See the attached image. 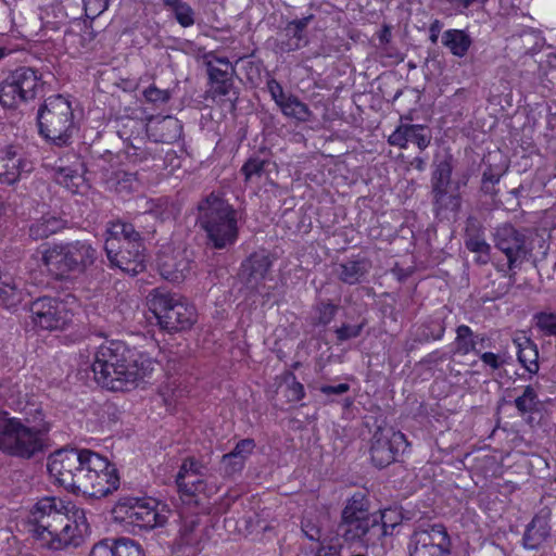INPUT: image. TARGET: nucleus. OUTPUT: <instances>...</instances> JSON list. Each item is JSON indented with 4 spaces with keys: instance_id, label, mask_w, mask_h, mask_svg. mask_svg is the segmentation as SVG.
Returning <instances> with one entry per match:
<instances>
[{
    "instance_id": "a19ab883",
    "label": "nucleus",
    "mask_w": 556,
    "mask_h": 556,
    "mask_svg": "<svg viewBox=\"0 0 556 556\" xmlns=\"http://www.w3.org/2000/svg\"><path fill=\"white\" fill-rule=\"evenodd\" d=\"M407 143H415L420 150H425L431 142V131L424 125L405 124Z\"/></svg>"
},
{
    "instance_id": "dca6fc26",
    "label": "nucleus",
    "mask_w": 556,
    "mask_h": 556,
    "mask_svg": "<svg viewBox=\"0 0 556 556\" xmlns=\"http://www.w3.org/2000/svg\"><path fill=\"white\" fill-rule=\"evenodd\" d=\"M494 244L507 257L509 269L520 264L529 253L526 236L509 224H504L495 229Z\"/></svg>"
},
{
    "instance_id": "7ed1b4c3",
    "label": "nucleus",
    "mask_w": 556,
    "mask_h": 556,
    "mask_svg": "<svg viewBox=\"0 0 556 556\" xmlns=\"http://www.w3.org/2000/svg\"><path fill=\"white\" fill-rule=\"evenodd\" d=\"M23 418L0 410V451L9 456L30 459L47 447L51 429L40 405L23 408Z\"/></svg>"
},
{
    "instance_id": "37998d69",
    "label": "nucleus",
    "mask_w": 556,
    "mask_h": 556,
    "mask_svg": "<svg viewBox=\"0 0 556 556\" xmlns=\"http://www.w3.org/2000/svg\"><path fill=\"white\" fill-rule=\"evenodd\" d=\"M301 529L308 540L319 541L321 538L319 515L316 511H306L301 521Z\"/></svg>"
},
{
    "instance_id": "7c9ffc66",
    "label": "nucleus",
    "mask_w": 556,
    "mask_h": 556,
    "mask_svg": "<svg viewBox=\"0 0 556 556\" xmlns=\"http://www.w3.org/2000/svg\"><path fill=\"white\" fill-rule=\"evenodd\" d=\"M517 348V356L519 363L530 374H536L539 370V352L536 344L526 336H520L514 339Z\"/></svg>"
},
{
    "instance_id": "aec40b11",
    "label": "nucleus",
    "mask_w": 556,
    "mask_h": 556,
    "mask_svg": "<svg viewBox=\"0 0 556 556\" xmlns=\"http://www.w3.org/2000/svg\"><path fill=\"white\" fill-rule=\"evenodd\" d=\"M80 451L81 448H60L48 457L47 468L49 475L60 485L68 483L67 479L71 469L76 465V459L78 460L79 457H83Z\"/></svg>"
},
{
    "instance_id": "09e8293b",
    "label": "nucleus",
    "mask_w": 556,
    "mask_h": 556,
    "mask_svg": "<svg viewBox=\"0 0 556 556\" xmlns=\"http://www.w3.org/2000/svg\"><path fill=\"white\" fill-rule=\"evenodd\" d=\"M316 311V323L318 325L326 326L334 318L338 312V306L329 302L320 303L317 305Z\"/></svg>"
},
{
    "instance_id": "c03bdc74",
    "label": "nucleus",
    "mask_w": 556,
    "mask_h": 556,
    "mask_svg": "<svg viewBox=\"0 0 556 556\" xmlns=\"http://www.w3.org/2000/svg\"><path fill=\"white\" fill-rule=\"evenodd\" d=\"M539 403L538 393L532 386H527L522 394L515 400V406L520 414L534 412Z\"/></svg>"
},
{
    "instance_id": "412c9836",
    "label": "nucleus",
    "mask_w": 556,
    "mask_h": 556,
    "mask_svg": "<svg viewBox=\"0 0 556 556\" xmlns=\"http://www.w3.org/2000/svg\"><path fill=\"white\" fill-rule=\"evenodd\" d=\"M371 269V262L364 256H357L337 263L333 267L336 277L345 285H358L366 281Z\"/></svg>"
},
{
    "instance_id": "79ce46f5",
    "label": "nucleus",
    "mask_w": 556,
    "mask_h": 556,
    "mask_svg": "<svg viewBox=\"0 0 556 556\" xmlns=\"http://www.w3.org/2000/svg\"><path fill=\"white\" fill-rule=\"evenodd\" d=\"M104 542L112 548L114 556H143L140 545L130 539L122 538L115 541L105 540Z\"/></svg>"
},
{
    "instance_id": "4be33fe9",
    "label": "nucleus",
    "mask_w": 556,
    "mask_h": 556,
    "mask_svg": "<svg viewBox=\"0 0 556 556\" xmlns=\"http://www.w3.org/2000/svg\"><path fill=\"white\" fill-rule=\"evenodd\" d=\"M147 134L155 142L173 143L182 134V125L174 116L151 117L146 126Z\"/></svg>"
},
{
    "instance_id": "f257e3e1",
    "label": "nucleus",
    "mask_w": 556,
    "mask_h": 556,
    "mask_svg": "<svg viewBox=\"0 0 556 556\" xmlns=\"http://www.w3.org/2000/svg\"><path fill=\"white\" fill-rule=\"evenodd\" d=\"M34 532L48 541L51 548L78 546L89 526L84 509L72 502L56 497L39 500L30 510Z\"/></svg>"
},
{
    "instance_id": "b1692460",
    "label": "nucleus",
    "mask_w": 556,
    "mask_h": 556,
    "mask_svg": "<svg viewBox=\"0 0 556 556\" xmlns=\"http://www.w3.org/2000/svg\"><path fill=\"white\" fill-rule=\"evenodd\" d=\"M551 514L548 510H541L527 526L522 538V544L528 549L541 547L551 534Z\"/></svg>"
},
{
    "instance_id": "13d9d810",
    "label": "nucleus",
    "mask_w": 556,
    "mask_h": 556,
    "mask_svg": "<svg viewBox=\"0 0 556 556\" xmlns=\"http://www.w3.org/2000/svg\"><path fill=\"white\" fill-rule=\"evenodd\" d=\"M388 142L391 146L399 147L401 149H405L407 147L405 124H401L396 127V129L389 136Z\"/></svg>"
},
{
    "instance_id": "338daca9",
    "label": "nucleus",
    "mask_w": 556,
    "mask_h": 556,
    "mask_svg": "<svg viewBox=\"0 0 556 556\" xmlns=\"http://www.w3.org/2000/svg\"><path fill=\"white\" fill-rule=\"evenodd\" d=\"M315 556H340V548L332 545L320 546Z\"/></svg>"
},
{
    "instance_id": "f03ea898",
    "label": "nucleus",
    "mask_w": 556,
    "mask_h": 556,
    "mask_svg": "<svg viewBox=\"0 0 556 556\" xmlns=\"http://www.w3.org/2000/svg\"><path fill=\"white\" fill-rule=\"evenodd\" d=\"M155 363L146 354L135 353L119 340L103 342L94 353L92 371L103 388L124 391L150 376Z\"/></svg>"
},
{
    "instance_id": "49530a36",
    "label": "nucleus",
    "mask_w": 556,
    "mask_h": 556,
    "mask_svg": "<svg viewBox=\"0 0 556 556\" xmlns=\"http://www.w3.org/2000/svg\"><path fill=\"white\" fill-rule=\"evenodd\" d=\"M206 472V466H204L202 463L198 462L193 457H188L181 464L177 477H179V479H182L194 476H205Z\"/></svg>"
},
{
    "instance_id": "9b49d317",
    "label": "nucleus",
    "mask_w": 556,
    "mask_h": 556,
    "mask_svg": "<svg viewBox=\"0 0 556 556\" xmlns=\"http://www.w3.org/2000/svg\"><path fill=\"white\" fill-rule=\"evenodd\" d=\"M42 89L41 74L33 67L21 66L1 83L0 103L3 108L16 109L34 100Z\"/></svg>"
},
{
    "instance_id": "bf43d9fd",
    "label": "nucleus",
    "mask_w": 556,
    "mask_h": 556,
    "mask_svg": "<svg viewBox=\"0 0 556 556\" xmlns=\"http://www.w3.org/2000/svg\"><path fill=\"white\" fill-rule=\"evenodd\" d=\"M304 396H305V391H304L303 384L293 378L292 382L288 386L289 400L293 401V402H299Z\"/></svg>"
},
{
    "instance_id": "5fc2aeb1",
    "label": "nucleus",
    "mask_w": 556,
    "mask_h": 556,
    "mask_svg": "<svg viewBox=\"0 0 556 556\" xmlns=\"http://www.w3.org/2000/svg\"><path fill=\"white\" fill-rule=\"evenodd\" d=\"M363 330V324L349 325L343 324L341 327L336 329V337L339 342H343L350 339L357 338Z\"/></svg>"
},
{
    "instance_id": "ddd939ff",
    "label": "nucleus",
    "mask_w": 556,
    "mask_h": 556,
    "mask_svg": "<svg viewBox=\"0 0 556 556\" xmlns=\"http://www.w3.org/2000/svg\"><path fill=\"white\" fill-rule=\"evenodd\" d=\"M33 323L41 329L63 330L72 321L73 313L63 301L50 296L35 300L30 305Z\"/></svg>"
},
{
    "instance_id": "a211bd4d",
    "label": "nucleus",
    "mask_w": 556,
    "mask_h": 556,
    "mask_svg": "<svg viewBox=\"0 0 556 556\" xmlns=\"http://www.w3.org/2000/svg\"><path fill=\"white\" fill-rule=\"evenodd\" d=\"M33 168V162L24 157L16 148L8 147L0 151V182L12 185L22 174L30 173Z\"/></svg>"
},
{
    "instance_id": "0eeeda50",
    "label": "nucleus",
    "mask_w": 556,
    "mask_h": 556,
    "mask_svg": "<svg viewBox=\"0 0 556 556\" xmlns=\"http://www.w3.org/2000/svg\"><path fill=\"white\" fill-rule=\"evenodd\" d=\"M393 510H384L380 516L371 515L364 507L362 501L353 497L342 511L340 531L344 541L361 542L368 546L375 536L388 534V527L394 528L396 521L388 525Z\"/></svg>"
},
{
    "instance_id": "1a4fd4ad",
    "label": "nucleus",
    "mask_w": 556,
    "mask_h": 556,
    "mask_svg": "<svg viewBox=\"0 0 556 556\" xmlns=\"http://www.w3.org/2000/svg\"><path fill=\"white\" fill-rule=\"evenodd\" d=\"M149 306L162 330L176 332L190 329L197 321L195 308L181 296L164 289H153Z\"/></svg>"
},
{
    "instance_id": "bb28decb",
    "label": "nucleus",
    "mask_w": 556,
    "mask_h": 556,
    "mask_svg": "<svg viewBox=\"0 0 556 556\" xmlns=\"http://www.w3.org/2000/svg\"><path fill=\"white\" fill-rule=\"evenodd\" d=\"M466 248L477 254L476 261L479 264H488L490 261L491 245L486 242L480 224L475 218L467 220L465 231Z\"/></svg>"
},
{
    "instance_id": "c9c22d12",
    "label": "nucleus",
    "mask_w": 556,
    "mask_h": 556,
    "mask_svg": "<svg viewBox=\"0 0 556 556\" xmlns=\"http://www.w3.org/2000/svg\"><path fill=\"white\" fill-rule=\"evenodd\" d=\"M0 399L8 406L20 412H23V408L33 404L28 401L24 402L20 384L10 381L0 383Z\"/></svg>"
},
{
    "instance_id": "72a5a7b5",
    "label": "nucleus",
    "mask_w": 556,
    "mask_h": 556,
    "mask_svg": "<svg viewBox=\"0 0 556 556\" xmlns=\"http://www.w3.org/2000/svg\"><path fill=\"white\" fill-rule=\"evenodd\" d=\"M442 43L456 56L466 55L471 46L470 37L459 29H448L442 36Z\"/></svg>"
},
{
    "instance_id": "cd10ccee",
    "label": "nucleus",
    "mask_w": 556,
    "mask_h": 556,
    "mask_svg": "<svg viewBox=\"0 0 556 556\" xmlns=\"http://www.w3.org/2000/svg\"><path fill=\"white\" fill-rule=\"evenodd\" d=\"M255 448L253 439L240 440L233 450L222 457V466L226 476H233L240 472L249 456Z\"/></svg>"
},
{
    "instance_id": "423d86ee",
    "label": "nucleus",
    "mask_w": 556,
    "mask_h": 556,
    "mask_svg": "<svg viewBox=\"0 0 556 556\" xmlns=\"http://www.w3.org/2000/svg\"><path fill=\"white\" fill-rule=\"evenodd\" d=\"M199 223L215 249L232 245L238 239V213L222 197L211 193L199 205Z\"/></svg>"
},
{
    "instance_id": "6e6552de",
    "label": "nucleus",
    "mask_w": 556,
    "mask_h": 556,
    "mask_svg": "<svg viewBox=\"0 0 556 556\" xmlns=\"http://www.w3.org/2000/svg\"><path fill=\"white\" fill-rule=\"evenodd\" d=\"M39 132L58 147L68 146L75 130L71 100L63 94L48 97L37 114Z\"/></svg>"
},
{
    "instance_id": "8fccbe9b",
    "label": "nucleus",
    "mask_w": 556,
    "mask_h": 556,
    "mask_svg": "<svg viewBox=\"0 0 556 556\" xmlns=\"http://www.w3.org/2000/svg\"><path fill=\"white\" fill-rule=\"evenodd\" d=\"M266 162L258 157L249 159L241 168L245 180H251L254 176L260 177L264 170Z\"/></svg>"
},
{
    "instance_id": "473e14b6",
    "label": "nucleus",
    "mask_w": 556,
    "mask_h": 556,
    "mask_svg": "<svg viewBox=\"0 0 556 556\" xmlns=\"http://www.w3.org/2000/svg\"><path fill=\"white\" fill-rule=\"evenodd\" d=\"M63 228V220L54 215H43L29 227V236L34 240H42Z\"/></svg>"
},
{
    "instance_id": "ea45409f",
    "label": "nucleus",
    "mask_w": 556,
    "mask_h": 556,
    "mask_svg": "<svg viewBox=\"0 0 556 556\" xmlns=\"http://www.w3.org/2000/svg\"><path fill=\"white\" fill-rule=\"evenodd\" d=\"M203 476H194L179 479L176 477V484L179 492L186 496H194L197 494H204L205 496L211 495V491H207L206 483L202 479Z\"/></svg>"
},
{
    "instance_id": "9d476101",
    "label": "nucleus",
    "mask_w": 556,
    "mask_h": 556,
    "mask_svg": "<svg viewBox=\"0 0 556 556\" xmlns=\"http://www.w3.org/2000/svg\"><path fill=\"white\" fill-rule=\"evenodd\" d=\"M167 506L153 497L121 500L113 509L115 519L142 530L164 527L168 520Z\"/></svg>"
},
{
    "instance_id": "e433bc0d",
    "label": "nucleus",
    "mask_w": 556,
    "mask_h": 556,
    "mask_svg": "<svg viewBox=\"0 0 556 556\" xmlns=\"http://www.w3.org/2000/svg\"><path fill=\"white\" fill-rule=\"evenodd\" d=\"M479 337L473 333L467 325H460L456 329V338L454 341V353L467 355L476 351Z\"/></svg>"
},
{
    "instance_id": "de8ad7c7",
    "label": "nucleus",
    "mask_w": 556,
    "mask_h": 556,
    "mask_svg": "<svg viewBox=\"0 0 556 556\" xmlns=\"http://www.w3.org/2000/svg\"><path fill=\"white\" fill-rule=\"evenodd\" d=\"M536 327L546 336L556 337V313L541 312L534 316Z\"/></svg>"
},
{
    "instance_id": "6ab92c4d",
    "label": "nucleus",
    "mask_w": 556,
    "mask_h": 556,
    "mask_svg": "<svg viewBox=\"0 0 556 556\" xmlns=\"http://www.w3.org/2000/svg\"><path fill=\"white\" fill-rule=\"evenodd\" d=\"M71 164H66L63 159H59L54 166V180L66 188L72 193L81 192L85 187L84 164L73 154Z\"/></svg>"
},
{
    "instance_id": "c85d7f7f",
    "label": "nucleus",
    "mask_w": 556,
    "mask_h": 556,
    "mask_svg": "<svg viewBox=\"0 0 556 556\" xmlns=\"http://www.w3.org/2000/svg\"><path fill=\"white\" fill-rule=\"evenodd\" d=\"M143 185L144 182L138 172L125 169L113 172L106 179L108 188L121 195H129L134 192H138L143 188Z\"/></svg>"
},
{
    "instance_id": "a18cd8bd",
    "label": "nucleus",
    "mask_w": 556,
    "mask_h": 556,
    "mask_svg": "<svg viewBox=\"0 0 556 556\" xmlns=\"http://www.w3.org/2000/svg\"><path fill=\"white\" fill-rule=\"evenodd\" d=\"M212 98L216 101H223V98L228 97V101L230 102V106H233V101L237 99H231V93L235 96L236 92L233 91V81L232 79L228 80H220V81H214L211 83V90H210Z\"/></svg>"
},
{
    "instance_id": "4c0bfd02",
    "label": "nucleus",
    "mask_w": 556,
    "mask_h": 556,
    "mask_svg": "<svg viewBox=\"0 0 556 556\" xmlns=\"http://www.w3.org/2000/svg\"><path fill=\"white\" fill-rule=\"evenodd\" d=\"M206 66L211 83L232 79L233 67L226 58L211 56Z\"/></svg>"
},
{
    "instance_id": "3c124183",
    "label": "nucleus",
    "mask_w": 556,
    "mask_h": 556,
    "mask_svg": "<svg viewBox=\"0 0 556 556\" xmlns=\"http://www.w3.org/2000/svg\"><path fill=\"white\" fill-rule=\"evenodd\" d=\"M445 331V327L439 320H433L428 325L424 326L422 333L420 334V339L425 341L429 340H440L442 339Z\"/></svg>"
},
{
    "instance_id": "69168bd1",
    "label": "nucleus",
    "mask_w": 556,
    "mask_h": 556,
    "mask_svg": "<svg viewBox=\"0 0 556 556\" xmlns=\"http://www.w3.org/2000/svg\"><path fill=\"white\" fill-rule=\"evenodd\" d=\"M443 28L442 22L439 20H434L429 27V38L432 43H437L439 39V35Z\"/></svg>"
},
{
    "instance_id": "20e7f679",
    "label": "nucleus",
    "mask_w": 556,
    "mask_h": 556,
    "mask_svg": "<svg viewBox=\"0 0 556 556\" xmlns=\"http://www.w3.org/2000/svg\"><path fill=\"white\" fill-rule=\"evenodd\" d=\"M81 456L70 471L68 483L63 488L73 493L101 498L116 491L119 477L113 464L90 450L81 448Z\"/></svg>"
},
{
    "instance_id": "39448f33",
    "label": "nucleus",
    "mask_w": 556,
    "mask_h": 556,
    "mask_svg": "<svg viewBox=\"0 0 556 556\" xmlns=\"http://www.w3.org/2000/svg\"><path fill=\"white\" fill-rule=\"evenodd\" d=\"M104 250L112 267L129 275L144 269V247L134 225L121 220L109 223Z\"/></svg>"
},
{
    "instance_id": "2eb2a0df",
    "label": "nucleus",
    "mask_w": 556,
    "mask_h": 556,
    "mask_svg": "<svg viewBox=\"0 0 556 556\" xmlns=\"http://www.w3.org/2000/svg\"><path fill=\"white\" fill-rule=\"evenodd\" d=\"M208 541L207 526L199 516H185L174 542V549L182 556H198Z\"/></svg>"
},
{
    "instance_id": "680f3d73",
    "label": "nucleus",
    "mask_w": 556,
    "mask_h": 556,
    "mask_svg": "<svg viewBox=\"0 0 556 556\" xmlns=\"http://www.w3.org/2000/svg\"><path fill=\"white\" fill-rule=\"evenodd\" d=\"M480 358L484 365L491 367L492 369H498L503 364L500 356L492 352L482 353Z\"/></svg>"
},
{
    "instance_id": "58836bf2",
    "label": "nucleus",
    "mask_w": 556,
    "mask_h": 556,
    "mask_svg": "<svg viewBox=\"0 0 556 556\" xmlns=\"http://www.w3.org/2000/svg\"><path fill=\"white\" fill-rule=\"evenodd\" d=\"M166 9L170 10L176 21L182 27H190L194 24L193 9L182 0H162Z\"/></svg>"
},
{
    "instance_id": "393cba45",
    "label": "nucleus",
    "mask_w": 556,
    "mask_h": 556,
    "mask_svg": "<svg viewBox=\"0 0 556 556\" xmlns=\"http://www.w3.org/2000/svg\"><path fill=\"white\" fill-rule=\"evenodd\" d=\"M314 17V14H308L304 17L289 21L286 24L282 29L286 40H283L280 46L282 51H296L307 45L306 29Z\"/></svg>"
},
{
    "instance_id": "e2e57ef3",
    "label": "nucleus",
    "mask_w": 556,
    "mask_h": 556,
    "mask_svg": "<svg viewBox=\"0 0 556 556\" xmlns=\"http://www.w3.org/2000/svg\"><path fill=\"white\" fill-rule=\"evenodd\" d=\"M90 556H114V554L106 542H99L92 547Z\"/></svg>"
},
{
    "instance_id": "0e129e2a",
    "label": "nucleus",
    "mask_w": 556,
    "mask_h": 556,
    "mask_svg": "<svg viewBox=\"0 0 556 556\" xmlns=\"http://www.w3.org/2000/svg\"><path fill=\"white\" fill-rule=\"evenodd\" d=\"M451 187V181H445L441 179L431 178V193L438 194L444 191H448Z\"/></svg>"
},
{
    "instance_id": "774afa93",
    "label": "nucleus",
    "mask_w": 556,
    "mask_h": 556,
    "mask_svg": "<svg viewBox=\"0 0 556 556\" xmlns=\"http://www.w3.org/2000/svg\"><path fill=\"white\" fill-rule=\"evenodd\" d=\"M391 39V30L388 26L383 27V29L381 30L380 35H379V40L381 43H387L389 42Z\"/></svg>"
},
{
    "instance_id": "2f4dec72",
    "label": "nucleus",
    "mask_w": 556,
    "mask_h": 556,
    "mask_svg": "<svg viewBox=\"0 0 556 556\" xmlns=\"http://www.w3.org/2000/svg\"><path fill=\"white\" fill-rule=\"evenodd\" d=\"M433 211L440 218H448L456 214L460 207V197L457 192L444 191L433 194Z\"/></svg>"
},
{
    "instance_id": "864d4df0",
    "label": "nucleus",
    "mask_w": 556,
    "mask_h": 556,
    "mask_svg": "<svg viewBox=\"0 0 556 556\" xmlns=\"http://www.w3.org/2000/svg\"><path fill=\"white\" fill-rule=\"evenodd\" d=\"M87 17L96 18L108 8L110 0H83Z\"/></svg>"
},
{
    "instance_id": "5701e85b",
    "label": "nucleus",
    "mask_w": 556,
    "mask_h": 556,
    "mask_svg": "<svg viewBox=\"0 0 556 556\" xmlns=\"http://www.w3.org/2000/svg\"><path fill=\"white\" fill-rule=\"evenodd\" d=\"M68 243L55 244L45 251L42 262L56 278L64 279L75 274Z\"/></svg>"
},
{
    "instance_id": "4468645a",
    "label": "nucleus",
    "mask_w": 556,
    "mask_h": 556,
    "mask_svg": "<svg viewBox=\"0 0 556 556\" xmlns=\"http://www.w3.org/2000/svg\"><path fill=\"white\" fill-rule=\"evenodd\" d=\"M451 539L443 525L416 530L409 544L410 556H450Z\"/></svg>"
},
{
    "instance_id": "052dcab7",
    "label": "nucleus",
    "mask_w": 556,
    "mask_h": 556,
    "mask_svg": "<svg viewBox=\"0 0 556 556\" xmlns=\"http://www.w3.org/2000/svg\"><path fill=\"white\" fill-rule=\"evenodd\" d=\"M319 390L326 395H340L346 393L350 390V386L348 383H339L337 386H321Z\"/></svg>"
},
{
    "instance_id": "f8f14e48",
    "label": "nucleus",
    "mask_w": 556,
    "mask_h": 556,
    "mask_svg": "<svg viewBox=\"0 0 556 556\" xmlns=\"http://www.w3.org/2000/svg\"><path fill=\"white\" fill-rule=\"evenodd\" d=\"M407 447L408 442L404 433L392 427H379L371 439V460L377 467H387Z\"/></svg>"
},
{
    "instance_id": "a878e982",
    "label": "nucleus",
    "mask_w": 556,
    "mask_h": 556,
    "mask_svg": "<svg viewBox=\"0 0 556 556\" xmlns=\"http://www.w3.org/2000/svg\"><path fill=\"white\" fill-rule=\"evenodd\" d=\"M273 266L271 257L265 252L253 253L243 264V273L247 274V283L252 289H258L260 286L268 278L270 267Z\"/></svg>"
},
{
    "instance_id": "4d7b16f0",
    "label": "nucleus",
    "mask_w": 556,
    "mask_h": 556,
    "mask_svg": "<svg viewBox=\"0 0 556 556\" xmlns=\"http://www.w3.org/2000/svg\"><path fill=\"white\" fill-rule=\"evenodd\" d=\"M452 170H453V167H452L451 161L443 160L435 165V168L432 173L431 178L451 181Z\"/></svg>"
},
{
    "instance_id": "c756f323",
    "label": "nucleus",
    "mask_w": 556,
    "mask_h": 556,
    "mask_svg": "<svg viewBox=\"0 0 556 556\" xmlns=\"http://www.w3.org/2000/svg\"><path fill=\"white\" fill-rule=\"evenodd\" d=\"M68 248L75 274L84 273L98 257L97 250L88 241H73Z\"/></svg>"
},
{
    "instance_id": "603ef678",
    "label": "nucleus",
    "mask_w": 556,
    "mask_h": 556,
    "mask_svg": "<svg viewBox=\"0 0 556 556\" xmlns=\"http://www.w3.org/2000/svg\"><path fill=\"white\" fill-rule=\"evenodd\" d=\"M143 97L148 102L154 103V104H162L166 103L169 98V91L166 89H159L154 85L148 87L143 91Z\"/></svg>"
},
{
    "instance_id": "f3484780",
    "label": "nucleus",
    "mask_w": 556,
    "mask_h": 556,
    "mask_svg": "<svg viewBox=\"0 0 556 556\" xmlns=\"http://www.w3.org/2000/svg\"><path fill=\"white\" fill-rule=\"evenodd\" d=\"M157 264L162 277L177 283L182 282L193 268V261L186 250H177L172 253L162 252Z\"/></svg>"
},
{
    "instance_id": "f704fd0d",
    "label": "nucleus",
    "mask_w": 556,
    "mask_h": 556,
    "mask_svg": "<svg viewBox=\"0 0 556 556\" xmlns=\"http://www.w3.org/2000/svg\"><path fill=\"white\" fill-rule=\"evenodd\" d=\"M278 106L285 116L298 122H307L312 116L309 108L293 94H289Z\"/></svg>"
},
{
    "instance_id": "6e6d98bb",
    "label": "nucleus",
    "mask_w": 556,
    "mask_h": 556,
    "mask_svg": "<svg viewBox=\"0 0 556 556\" xmlns=\"http://www.w3.org/2000/svg\"><path fill=\"white\" fill-rule=\"evenodd\" d=\"M267 90L277 105H279L290 93L283 91L282 86L275 78H270L266 84Z\"/></svg>"
}]
</instances>
